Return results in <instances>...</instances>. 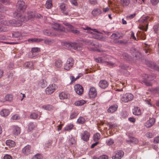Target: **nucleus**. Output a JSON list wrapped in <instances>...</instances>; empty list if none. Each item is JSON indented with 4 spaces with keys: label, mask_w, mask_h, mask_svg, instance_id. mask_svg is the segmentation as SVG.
<instances>
[{
    "label": "nucleus",
    "mask_w": 159,
    "mask_h": 159,
    "mask_svg": "<svg viewBox=\"0 0 159 159\" xmlns=\"http://www.w3.org/2000/svg\"><path fill=\"white\" fill-rule=\"evenodd\" d=\"M17 15H16V18H18V20L16 21L15 20H11L8 21L2 20L0 21V23L5 25L8 26H13L15 27H19L22 25V22H25L29 19L33 18L35 16V13L32 11H30L27 14L28 17H25L22 14L17 13Z\"/></svg>",
    "instance_id": "1"
},
{
    "label": "nucleus",
    "mask_w": 159,
    "mask_h": 159,
    "mask_svg": "<svg viewBox=\"0 0 159 159\" xmlns=\"http://www.w3.org/2000/svg\"><path fill=\"white\" fill-rule=\"evenodd\" d=\"M113 59L111 56L108 55H105L103 57H98L95 58V60L98 63L103 64L105 66L113 67L115 65L113 62Z\"/></svg>",
    "instance_id": "2"
},
{
    "label": "nucleus",
    "mask_w": 159,
    "mask_h": 159,
    "mask_svg": "<svg viewBox=\"0 0 159 159\" xmlns=\"http://www.w3.org/2000/svg\"><path fill=\"white\" fill-rule=\"evenodd\" d=\"M134 95L130 93H126L121 95L120 101L121 102L127 103L133 100Z\"/></svg>",
    "instance_id": "3"
},
{
    "label": "nucleus",
    "mask_w": 159,
    "mask_h": 159,
    "mask_svg": "<svg viewBox=\"0 0 159 159\" xmlns=\"http://www.w3.org/2000/svg\"><path fill=\"white\" fill-rule=\"evenodd\" d=\"M85 30H87L88 32L93 34V37L97 39H101L102 35L98 32L96 29H92L90 28L87 27L84 29Z\"/></svg>",
    "instance_id": "4"
},
{
    "label": "nucleus",
    "mask_w": 159,
    "mask_h": 159,
    "mask_svg": "<svg viewBox=\"0 0 159 159\" xmlns=\"http://www.w3.org/2000/svg\"><path fill=\"white\" fill-rule=\"evenodd\" d=\"M16 7L17 8L18 12H15L14 14V16L16 17V15H17V13H19L21 14L22 13H23L26 8L25 6V3L24 2L22 1H19L18 2Z\"/></svg>",
    "instance_id": "5"
},
{
    "label": "nucleus",
    "mask_w": 159,
    "mask_h": 159,
    "mask_svg": "<svg viewBox=\"0 0 159 159\" xmlns=\"http://www.w3.org/2000/svg\"><path fill=\"white\" fill-rule=\"evenodd\" d=\"M142 77L143 78V82L147 86H151L152 85V83L148 81L147 79H149L150 80H154L155 78V76H152L151 75H149L146 74H143L142 75Z\"/></svg>",
    "instance_id": "6"
},
{
    "label": "nucleus",
    "mask_w": 159,
    "mask_h": 159,
    "mask_svg": "<svg viewBox=\"0 0 159 159\" xmlns=\"http://www.w3.org/2000/svg\"><path fill=\"white\" fill-rule=\"evenodd\" d=\"M86 43L87 44L92 46H94L92 48V50L95 51L100 52V51L98 48L101 47L102 45L101 44H99L98 43L94 41H93L92 40H87L86 41Z\"/></svg>",
    "instance_id": "7"
},
{
    "label": "nucleus",
    "mask_w": 159,
    "mask_h": 159,
    "mask_svg": "<svg viewBox=\"0 0 159 159\" xmlns=\"http://www.w3.org/2000/svg\"><path fill=\"white\" fill-rule=\"evenodd\" d=\"M152 20V17H150L149 16H143L140 19V21H141L142 22L147 23V27H145L142 26L141 27H140V29L142 30H144L145 31H146L147 30V29L148 28V22L149 21H151Z\"/></svg>",
    "instance_id": "8"
},
{
    "label": "nucleus",
    "mask_w": 159,
    "mask_h": 159,
    "mask_svg": "<svg viewBox=\"0 0 159 159\" xmlns=\"http://www.w3.org/2000/svg\"><path fill=\"white\" fill-rule=\"evenodd\" d=\"M74 63V59L72 58H69L67 59L66 63L64 65V69L67 71L69 70L73 66Z\"/></svg>",
    "instance_id": "9"
},
{
    "label": "nucleus",
    "mask_w": 159,
    "mask_h": 159,
    "mask_svg": "<svg viewBox=\"0 0 159 159\" xmlns=\"http://www.w3.org/2000/svg\"><path fill=\"white\" fill-rule=\"evenodd\" d=\"M124 155V152L122 150L115 151L113 154L112 159H121Z\"/></svg>",
    "instance_id": "10"
},
{
    "label": "nucleus",
    "mask_w": 159,
    "mask_h": 159,
    "mask_svg": "<svg viewBox=\"0 0 159 159\" xmlns=\"http://www.w3.org/2000/svg\"><path fill=\"white\" fill-rule=\"evenodd\" d=\"M97 93L96 88L94 87H91L89 89V95L90 98H94L96 97Z\"/></svg>",
    "instance_id": "11"
},
{
    "label": "nucleus",
    "mask_w": 159,
    "mask_h": 159,
    "mask_svg": "<svg viewBox=\"0 0 159 159\" xmlns=\"http://www.w3.org/2000/svg\"><path fill=\"white\" fill-rule=\"evenodd\" d=\"M64 24L65 26H66L68 30L72 33L75 34H77L79 33V31L76 30L75 28L70 23L65 22L64 23Z\"/></svg>",
    "instance_id": "12"
},
{
    "label": "nucleus",
    "mask_w": 159,
    "mask_h": 159,
    "mask_svg": "<svg viewBox=\"0 0 159 159\" xmlns=\"http://www.w3.org/2000/svg\"><path fill=\"white\" fill-rule=\"evenodd\" d=\"M74 89L76 93L79 95H81L84 92L83 87L79 84H77L75 86Z\"/></svg>",
    "instance_id": "13"
},
{
    "label": "nucleus",
    "mask_w": 159,
    "mask_h": 159,
    "mask_svg": "<svg viewBox=\"0 0 159 159\" xmlns=\"http://www.w3.org/2000/svg\"><path fill=\"white\" fill-rule=\"evenodd\" d=\"M22 153L25 155H28L31 153V146L27 145L25 146L22 149Z\"/></svg>",
    "instance_id": "14"
},
{
    "label": "nucleus",
    "mask_w": 159,
    "mask_h": 159,
    "mask_svg": "<svg viewBox=\"0 0 159 159\" xmlns=\"http://www.w3.org/2000/svg\"><path fill=\"white\" fill-rule=\"evenodd\" d=\"M55 84H52L46 89V92L47 94H51L55 90Z\"/></svg>",
    "instance_id": "15"
},
{
    "label": "nucleus",
    "mask_w": 159,
    "mask_h": 159,
    "mask_svg": "<svg viewBox=\"0 0 159 159\" xmlns=\"http://www.w3.org/2000/svg\"><path fill=\"white\" fill-rule=\"evenodd\" d=\"M90 133L87 131H85L82 134L81 138L84 141L87 142L89 140Z\"/></svg>",
    "instance_id": "16"
},
{
    "label": "nucleus",
    "mask_w": 159,
    "mask_h": 159,
    "mask_svg": "<svg viewBox=\"0 0 159 159\" xmlns=\"http://www.w3.org/2000/svg\"><path fill=\"white\" fill-rule=\"evenodd\" d=\"M12 133L15 135H18L21 132L20 128L16 125L12 126Z\"/></svg>",
    "instance_id": "17"
},
{
    "label": "nucleus",
    "mask_w": 159,
    "mask_h": 159,
    "mask_svg": "<svg viewBox=\"0 0 159 159\" xmlns=\"http://www.w3.org/2000/svg\"><path fill=\"white\" fill-rule=\"evenodd\" d=\"M52 28L59 31H64L65 30V28L58 23H55L52 26Z\"/></svg>",
    "instance_id": "18"
},
{
    "label": "nucleus",
    "mask_w": 159,
    "mask_h": 159,
    "mask_svg": "<svg viewBox=\"0 0 159 159\" xmlns=\"http://www.w3.org/2000/svg\"><path fill=\"white\" fill-rule=\"evenodd\" d=\"M64 45L69 48H72L74 49H77V45L75 43H69L66 42L64 43Z\"/></svg>",
    "instance_id": "19"
},
{
    "label": "nucleus",
    "mask_w": 159,
    "mask_h": 159,
    "mask_svg": "<svg viewBox=\"0 0 159 159\" xmlns=\"http://www.w3.org/2000/svg\"><path fill=\"white\" fill-rule=\"evenodd\" d=\"M155 122V119L154 118H152L148 120L145 123V126L148 128L152 126Z\"/></svg>",
    "instance_id": "20"
},
{
    "label": "nucleus",
    "mask_w": 159,
    "mask_h": 159,
    "mask_svg": "<svg viewBox=\"0 0 159 159\" xmlns=\"http://www.w3.org/2000/svg\"><path fill=\"white\" fill-rule=\"evenodd\" d=\"M98 84L100 88L105 89L108 86V83L106 80H102L99 81Z\"/></svg>",
    "instance_id": "21"
},
{
    "label": "nucleus",
    "mask_w": 159,
    "mask_h": 159,
    "mask_svg": "<svg viewBox=\"0 0 159 159\" xmlns=\"http://www.w3.org/2000/svg\"><path fill=\"white\" fill-rule=\"evenodd\" d=\"M66 4L64 3H61L59 5L60 9L62 12L66 15H67L68 11H66Z\"/></svg>",
    "instance_id": "22"
},
{
    "label": "nucleus",
    "mask_w": 159,
    "mask_h": 159,
    "mask_svg": "<svg viewBox=\"0 0 159 159\" xmlns=\"http://www.w3.org/2000/svg\"><path fill=\"white\" fill-rule=\"evenodd\" d=\"M118 107V105L117 104L112 105L108 109V112L110 113H113L117 110Z\"/></svg>",
    "instance_id": "23"
},
{
    "label": "nucleus",
    "mask_w": 159,
    "mask_h": 159,
    "mask_svg": "<svg viewBox=\"0 0 159 159\" xmlns=\"http://www.w3.org/2000/svg\"><path fill=\"white\" fill-rule=\"evenodd\" d=\"M10 113L9 110L4 109H2L0 112V115L3 117H6L8 116Z\"/></svg>",
    "instance_id": "24"
},
{
    "label": "nucleus",
    "mask_w": 159,
    "mask_h": 159,
    "mask_svg": "<svg viewBox=\"0 0 159 159\" xmlns=\"http://www.w3.org/2000/svg\"><path fill=\"white\" fill-rule=\"evenodd\" d=\"M24 66L27 69H33L34 66L32 62H27L25 63L24 64Z\"/></svg>",
    "instance_id": "25"
},
{
    "label": "nucleus",
    "mask_w": 159,
    "mask_h": 159,
    "mask_svg": "<svg viewBox=\"0 0 159 159\" xmlns=\"http://www.w3.org/2000/svg\"><path fill=\"white\" fill-rule=\"evenodd\" d=\"M133 114L135 115H140L141 114V111L139 107H135L133 110Z\"/></svg>",
    "instance_id": "26"
},
{
    "label": "nucleus",
    "mask_w": 159,
    "mask_h": 159,
    "mask_svg": "<svg viewBox=\"0 0 159 159\" xmlns=\"http://www.w3.org/2000/svg\"><path fill=\"white\" fill-rule=\"evenodd\" d=\"M40 50L39 48H34L32 49V57H34L38 54V52Z\"/></svg>",
    "instance_id": "27"
},
{
    "label": "nucleus",
    "mask_w": 159,
    "mask_h": 159,
    "mask_svg": "<svg viewBox=\"0 0 159 159\" xmlns=\"http://www.w3.org/2000/svg\"><path fill=\"white\" fill-rule=\"evenodd\" d=\"M59 97L61 99H66L69 98V95L66 93L62 92L60 93Z\"/></svg>",
    "instance_id": "28"
},
{
    "label": "nucleus",
    "mask_w": 159,
    "mask_h": 159,
    "mask_svg": "<svg viewBox=\"0 0 159 159\" xmlns=\"http://www.w3.org/2000/svg\"><path fill=\"white\" fill-rule=\"evenodd\" d=\"M120 5L123 7L128 6L130 3V0H120Z\"/></svg>",
    "instance_id": "29"
},
{
    "label": "nucleus",
    "mask_w": 159,
    "mask_h": 159,
    "mask_svg": "<svg viewBox=\"0 0 159 159\" xmlns=\"http://www.w3.org/2000/svg\"><path fill=\"white\" fill-rule=\"evenodd\" d=\"M42 108L49 111H52L54 109L53 106L50 105H44L42 106Z\"/></svg>",
    "instance_id": "30"
},
{
    "label": "nucleus",
    "mask_w": 159,
    "mask_h": 159,
    "mask_svg": "<svg viewBox=\"0 0 159 159\" xmlns=\"http://www.w3.org/2000/svg\"><path fill=\"white\" fill-rule=\"evenodd\" d=\"M6 144L7 146L10 148L13 147L15 146V142L11 140H7L6 142Z\"/></svg>",
    "instance_id": "31"
},
{
    "label": "nucleus",
    "mask_w": 159,
    "mask_h": 159,
    "mask_svg": "<svg viewBox=\"0 0 159 159\" xmlns=\"http://www.w3.org/2000/svg\"><path fill=\"white\" fill-rule=\"evenodd\" d=\"M102 13L101 10L99 9L96 8L93 10L92 14L94 16L98 15Z\"/></svg>",
    "instance_id": "32"
},
{
    "label": "nucleus",
    "mask_w": 159,
    "mask_h": 159,
    "mask_svg": "<svg viewBox=\"0 0 159 159\" xmlns=\"http://www.w3.org/2000/svg\"><path fill=\"white\" fill-rule=\"evenodd\" d=\"M43 33L44 35L48 36H52L55 34L52 32L51 30H46L43 31Z\"/></svg>",
    "instance_id": "33"
},
{
    "label": "nucleus",
    "mask_w": 159,
    "mask_h": 159,
    "mask_svg": "<svg viewBox=\"0 0 159 159\" xmlns=\"http://www.w3.org/2000/svg\"><path fill=\"white\" fill-rule=\"evenodd\" d=\"M62 65V61L61 60L58 59L55 63V66L57 68H60Z\"/></svg>",
    "instance_id": "34"
},
{
    "label": "nucleus",
    "mask_w": 159,
    "mask_h": 159,
    "mask_svg": "<svg viewBox=\"0 0 159 159\" xmlns=\"http://www.w3.org/2000/svg\"><path fill=\"white\" fill-rule=\"evenodd\" d=\"M86 120L83 117L80 116L77 120V123L79 124H83L85 122Z\"/></svg>",
    "instance_id": "35"
},
{
    "label": "nucleus",
    "mask_w": 159,
    "mask_h": 159,
    "mask_svg": "<svg viewBox=\"0 0 159 159\" xmlns=\"http://www.w3.org/2000/svg\"><path fill=\"white\" fill-rule=\"evenodd\" d=\"M52 6V0H48L45 4L46 7L47 9H50Z\"/></svg>",
    "instance_id": "36"
},
{
    "label": "nucleus",
    "mask_w": 159,
    "mask_h": 159,
    "mask_svg": "<svg viewBox=\"0 0 159 159\" xmlns=\"http://www.w3.org/2000/svg\"><path fill=\"white\" fill-rule=\"evenodd\" d=\"M86 103V101L83 100H80L76 101L75 103V104L76 106H81Z\"/></svg>",
    "instance_id": "37"
},
{
    "label": "nucleus",
    "mask_w": 159,
    "mask_h": 159,
    "mask_svg": "<svg viewBox=\"0 0 159 159\" xmlns=\"http://www.w3.org/2000/svg\"><path fill=\"white\" fill-rule=\"evenodd\" d=\"M4 99L6 101H11L13 99V96L11 94H7L6 95Z\"/></svg>",
    "instance_id": "38"
},
{
    "label": "nucleus",
    "mask_w": 159,
    "mask_h": 159,
    "mask_svg": "<svg viewBox=\"0 0 159 159\" xmlns=\"http://www.w3.org/2000/svg\"><path fill=\"white\" fill-rule=\"evenodd\" d=\"M126 142L127 143L130 142L131 143H134L135 144H137L139 142V140L137 139L136 138L132 137L130 138L129 140H126Z\"/></svg>",
    "instance_id": "39"
},
{
    "label": "nucleus",
    "mask_w": 159,
    "mask_h": 159,
    "mask_svg": "<svg viewBox=\"0 0 159 159\" xmlns=\"http://www.w3.org/2000/svg\"><path fill=\"white\" fill-rule=\"evenodd\" d=\"M100 134L98 133L94 134L93 139L95 141H98V140L100 138Z\"/></svg>",
    "instance_id": "40"
},
{
    "label": "nucleus",
    "mask_w": 159,
    "mask_h": 159,
    "mask_svg": "<svg viewBox=\"0 0 159 159\" xmlns=\"http://www.w3.org/2000/svg\"><path fill=\"white\" fill-rule=\"evenodd\" d=\"M36 127L34 123H30L28 125V130L30 131H32Z\"/></svg>",
    "instance_id": "41"
},
{
    "label": "nucleus",
    "mask_w": 159,
    "mask_h": 159,
    "mask_svg": "<svg viewBox=\"0 0 159 159\" xmlns=\"http://www.w3.org/2000/svg\"><path fill=\"white\" fill-rule=\"evenodd\" d=\"M74 127V125L72 124H69L66 125L64 128V130L66 131H69L71 130Z\"/></svg>",
    "instance_id": "42"
},
{
    "label": "nucleus",
    "mask_w": 159,
    "mask_h": 159,
    "mask_svg": "<svg viewBox=\"0 0 159 159\" xmlns=\"http://www.w3.org/2000/svg\"><path fill=\"white\" fill-rule=\"evenodd\" d=\"M137 35L139 37L143 40L145 39L146 38V35L143 32H140Z\"/></svg>",
    "instance_id": "43"
},
{
    "label": "nucleus",
    "mask_w": 159,
    "mask_h": 159,
    "mask_svg": "<svg viewBox=\"0 0 159 159\" xmlns=\"http://www.w3.org/2000/svg\"><path fill=\"white\" fill-rule=\"evenodd\" d=\"M108 157L107 156L103 155L99 157L94 156L93 159H108Z\"/></svg>",
    "instance_id": "44"
},
{
    "label": "nucleus",
    "mask_w": 159,
    "mask_h": 159,
    "mask_svg": "<svg viewBox=\"0 0 159 159\" xmlns=\"http://www.w3.org/2000/svg\"><path fill=\"white\" fill-rule=\"evenodd\" d=\"M111 37L112 39L116 40L119 39L120 37V36L119 34L113 33L111 36Z\"/></svg>",
    "instance_id": "45"
},
{
    "label": "nucleus",
    "mask_w": 159,
    "mask_h": 159,
    "mask_svg": "<svg viewBox=\"0 0 159 159\" xmlns=\"http://www.w3.org/2000/svg\"><path fill=\"white\" fill-rule=\"evenodd\" d=\"M39 84L43 88L46 87L47 86V82L44 80H41Z\"/></svg>",
    "instance_id": "46"
},
{
    "label": "nucleus",
    "mask_w": 159,
    "mask_h": 159,
    "mask_svg": "<svg viewBox=\"0 0 159 159\" xmlns=\"http://www.w3.org/2000/svg\"><path fill=\"white\" fill-rule=\"evenodd\" d=\"M12 35L13 38H20L21 37V33L18 32H15L12 34Z\"/></svg>",
    "instance_id": "47"
},
{
    "label": "nucleus",
    "mask_w": 159,
    "mask_h": 159,
    "mask_svg": "<svg viewBox=\"0 0 159 159\" xmlns=\"http://www.w3.org/2000/svg\"><path fill=\"white\" fill-rule=\"evenodd\" d=\"M108 4L109 8L112 10H113L115 7V5L111 1H108Z\"/></svg>",
    "instance_id": "48"
},
{
    "label": "nucleus",
    "mask_w": 159,
    "mask_h": 159,
    "mask_svg": "<svg viewBox=\"0 0 159 159\" xmlns=\"http://www.w3.org/2000/svg\"><path fill=\"white\" fill-rule=\"evenodd\" d=\"M114 143V140L111 139H110L106 140V143L107 145H111L113 144Z\"/></svg>",
    "instance_id": "49"
},
{
    "label": "nucleus",
    "mask_w": 159,
    "mask_h": 159,
    "mask_svg": "<svg viewBox=\"0 0 159 159\" xmlns=\"http://www.w3.org/2000/svg\"><path fill=\"white\" fill-rule=\"evenodd\" d=\"M44 42L45 44H50L54 43V40L51 39H47L44 40Z\"/></svg>",
    "instance_id": "50"
},
{
    "label": "nucleus",
    "mask_w": 159,
    "mask_h": 159,
    "mask_svg": "<svg viewBox=\"0 0 159 159\" xmlns=\"http://www.w3.org/2000/svg\"><path fill=\"white\" fill-rule=\"evenodd\" d=\"M30 117L31 119H35L38 118V114L35 112H33L31 114Z\"/></svg>",
    "instance_id": "51"
},
{
    "label": "nucleus",
    "mask_w": 159,
    "mask_h": 159,
    "mask_svg": "<svg viewBox=\"0 0 159 159\" xmlns=\"http://www.w3.org/2000/svg\"><path fill=\"white\" fill-rule=\"evenodd\" d=\"M43 158L42 155L39 154H37L33 157V159H41Z\"/></svg>",
    "instance_id": "52"
},
{
    "label": "nucleus",
    "mask_w": 159,
    "mask_h": 159,
    "mask_svg": "<svg viewBox=\"0 0 159 159\" xmlns=\"http://www.w3.org/2000/svg\"><path fill=\"white\" fill-rule=\"evenodd\" d=\"M120 68L122 70H127L129 66L126 65L124 64H121L119 66Z\"/></svg>",
    "instance_id": "53"
},
{
    "label": "nucleus",
    "mask_w": 159,
    "mask_h": 159,
    "mask_svg": "<svg viewBox=\"0 0 159 159\" xmlns=\"http://www.w3.org/2000/svg\"><path fill=\"white\" fill-rule=\"evenodd\" d=\"M8 29L6 27L1 26L0 25V32H7L8 31Z\"/></svg>",
    "instance_id": "54"
},
{
    "label": "nucleus",
    "mask_w": 159,
    "mask_h": 159,
    "mask_svg": "<svg viewBox=\"0 0 159 159\" xmlns=\"http://www.w3.org/2000/svg\"><path fill=\"white\" fill-rule=\"evenodd\" d=\"M78 115V114L76 112H73L71 114L69 118L70 119H72L75 118Z\"/></svg>",
    "instance_id": "55"
},
{
    "label": "nucleus",
    "mask_w": 159,
    "mask_h": 159,
    "mask_svg": "<svg viewBox=\"0 0 159 159\" xmlns=\"http://www.w3.org/2000/svg\"><path fill=\"white\" fill-rule=\"evenodd\" d=\"M151 3L153 5H156L159 2V0H150Z\"/></svg>",
    "instance_id": "56"
},
{
    "label": "nucleus",
    "mask_w": 159,
    "mask_h": 159,
    "mask_svg": "<svg viewBox=\"0 0 159 159\" xmlns=\"http://www.w3.org/2000/svg\"><path fill=\"white\" fill-rule=\"evenodd\" d=\"M152 92L155 94H159V89L158 88H156L153 89L152 90Z\"/></svg>",
    "instance_id": "57"
},
{
    "label": "nucleus",
    "mask_w": 159,
    "mask_h": 159,
    "mask_svg": "<svg viewBox=\"0 0 159 159\" xmlns=\"http://www.w3.org/2000/svg\"><path fill=\"white\" fill-rule=\"evenodd\" d=\"M71 3L75 6H77L78 5L77 0H70Z\"/></svg>",
    "instance_id": "58"
},
{
    "label": "nucleus",
    "mask_w": 159,
    "mask_h": 159,
    "mask_svg": "<svg viewBox=\"0 0 159 159\" xmlns=\"http://www.w3.org/2000/svg\"><path fill=\"white\" fill-rule=\"evenodd\" d=\"M144 46L146 47V48H145L144 49V51L146 53H150V50L148 48V46L147 44H145Z\"/></svg>",
    "instance_id": "59"
},
{
    "label": "nucleus",
    "mask_w": 159,
    "mask_h": 159,
    "mask_svg": "<svg viewBox=\"0 0 159 159\" xmlns=\"http://www.w3.org/2000/svg\"><path fill=\"white\" fill-rule=\"evenodd\" d=\"M12 158L11 156L7 154H5L3 157L4 159H12Z\"/></svg>",
    "instance_id": "60"
},
{
    "label": "nucleus",
    "mask_w": 159,
    "mask_h": 159,
    "mask_svg": "<svg viewBox=\"0 0 159 159\" xmlns=\"http://www.w3.org/2000/svg\"><path fill=\"white\" fill-rule=\"evenodd\" d=\"M19 118V116L17 115H15L12 116L11 119L12 120H16Z\"/></svg>",
    "instance_id": "61"
},
{
    "label": "nucleus",
    "mask_w": 159,
    "mask_h": 159,
    "mask_svg": "<svg viewBox=\"0 0 159 159\" xmlns=\"http://www.w3.org/2000/svg\"><path fill=\"white\" fill-rule=\"evenodd\" d=\"M146 137L148 138H151L152 137V134L151 133L148 132L146 134Z\"/></svg>",
    "instance_id": "62"
},
{
    "label": "nucleus",
    "mask_w": 159,
    "mask_h": 159,
    "mask_svg": "<svg viewBox=\"0 0 159 159\" xmlns=\"http://www.w3.org/2000/svg\"><path fill=\"white\" fill-rule=\"evenodd\" d=\"M63 125H64L63 124H61V122H60V124L57 126V130H58V131L60 130L62 128L63 126Z\"/></svg>",
    "instance_id": "63"
},
{
    "label": "nucleus",
    "mask_w": 159,
    "mask_h": 159,
    "mask_svg": "<svg viewBox=\"0 0 159 159\" xmlns=\"http://www.w3.org/2000/svg\"><path fill=\"white\" fill-rule=\"evenodd\" d=\"M154 143H159V136L155 137L154 139Z\"/></svg>",
    "instance_id": "64"
}]
</instances>
